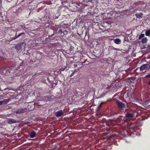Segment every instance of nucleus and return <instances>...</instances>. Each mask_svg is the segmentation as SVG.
Instances as JSON below:
<instances>
[{
	"instance_id": "nucleus-1",
	"label": "nucleus",
	"mask_w": 150,
	"mask_h": 150,
	"mask_svg": "<svg viewBox=\"0 0 150 150\" xmlns=\"http://www.w3.org/2000/svg\"><path fill=\"white\" fill-rule=\"evenodd\" d=\"M25 106L27 109V111H32L35 108L34 103L33 102L25 103Z\"/></svg>"
},
{
	"instance_id": "nucleus-2",
	"label": "nucleus",
	"mask_w": 150,
	"mask_h": 150,
	"mask_svg": "<svg viewBox=\"0 0 150 150\" xmlns=\"http://www.w3.org/2000/svg\"><path fill=\"white\" fill-rule=\"evenodd\" d=\"M25 43L23 42L18 44L15 47L16 49L18 51H21L25 48Z\"/></svg>"
},
{
	"instance_id": "nucleus-3",
	"label": "nucleus",
	"mask_w": 150,
	"mask_h": 150,
	"mask_svg": "<svg viewBox=\"0 0 150 150\" xmlns=\"http://www.w3.org/2000/svg\"><path fill=\"white\" fill-rule=\"evenodd\" d=\"M129 129L134 132H136V131L139 129L138 125L137 124L132 123L129 127Z\"/></svg>"
},
{
	"instance_id": "nucleus-4",
	"label": "nucleus",
	"mask_w": 150,
	"mask_h": 150,
	"mask_svg": "<svg viewBox=\"0 0 150 150\" xmlns=\"http://www.w3.org/2000/svg\"><path fill=\"white\" fill-rule=\"evenodd\" d=\"M149 69V65L147 64H142L140 67V71L144 70L145 69Z\"/></svg>"
},
{
	"instance_id": "nucleus-5",
	"label": "nucleus",
	"mask_w": 150,
	"mask_h": 150,
	"mask_svg": "<svg viewBox=\"0 0 150 150\" xmlns=\"http://www.w3.org/2000/svg\"><path fill=\"white\" fill-rule=\"evenodd\" d=\"M54 98V96L52 95L46 96L44 97V100L46 102L52 101Z\"/></svg>"
},
{
	"instance_id": "nucleus-6",
	"label": "nucleus",
	"mask_w": 150,
	"mask_h": 150,
	"mask_svg": "<svg viewBox=\"0 0 150 150\" xmlns=\"http://www.w3.org/2000/svg\"><path fill=\"white\" fill-rule=\"evenodd\" d=\"M117 104L118 107L122 109L126 107V105L125 103H123L122 102L117 100Z\"/></svg>"
},
{
	"instance_id": "nucleus-7",
	"label": "nucleus",
	"mask_w": 150,
	"mask_h": 150,
	"mask_svg": "<svg viewBox=\"0 0 150 150\" xmlns=\"http://www.w3.org/2000/svg\"><path fill=\"white\" fill-rule=\"evenodd\" d=\"M27 109L26 108H20L18 109L16 112L17 114H22L27 111Z\"/></svg>"
},
{
	"instance_id": "nucleus-8",
	"label": "nucleus",
	"mask_w": 150,
	"mask_h": 150,
	"mask_svg": "<svg viewBox=\"0 0 150 150\" xmlns=\"http://www.w3.org/2000/svg\"><path fill=\"white\" fill-rule=\"evenodd\" d=\"M20 36H22V38H24L25 37V33H21L19 34V35H17V32L16 33L14 37L13 38V40L15 39Z\"/></svg>"
},
{
	"instance_id": "nucleus-9",
	"label": "nucleus",
	"mask_w": 150,
	"mask_h": 150,
	"mask_svg": "<svg viewBox=\"0 0 150 150\" xmlns=\"http://www.w3.org/2000/svg\"><path fill=\"white\" fill-rule=\"evenodd\" d=\"M55 114L57 117H59L61 116L62 115L63 113L62 111L61 110L57 111Z\"/></svg>"
},
{
	"instance_id": "nucleus-10",
	"label": "nucleus",
	"mask_w": 150,
	"mask_h": 150,
	"mask_svg": "<svg viewBox=\"0 0 150 150\" xmlns=\"http://www.w3.org/2000/svg\"><path fill=\"white\" fill-rule=\"evenodd\" d=\"M134 113H127L126 115V117L127 118H131L134 116Z\"/></svg>"
},
{
	"instance_id": "nucleus-11",
	"label": "nucleus",
	"mask_w": 150,
	"mask_h": 150,
	"mask_svg": "<svg viewBox=\"0 0 150 150\" xmlns=\"http://www.w3.org/2000/svg\"><path fill=\"white\" fill-rule=\"evenodd\" d=\"M114 42L116 44H120L121 43V40L119 38H117L114 40Z\"/></svg>"
},
{
	"instance_id": "nucleus-12",
	"label": "nucleus",
	"mask_w": 150,
	"mask_h": 150,
	"mask_svg": "<svg viewBox=\"0 0 150 150\" xmlns=\"http://www.w3.org/2000/svg\"><path fill=\"white\" fill-rule=\"evenodd\" d=\"M36 134V133L33 130L30 133V135L31 138H34L35 137Z\"/></svg>"
},
{
	"instance_id": "nucleus-13",
	"label": "nucleus",
	"mask_w": 150,
	"mask_h": 150,
	"mask_svg": "<svg viewBox=\"0 0 150 150\" xmlns=\"http://www.w3.org/2000/svg\"><path fill=\"white\" fill-rule=\"evenodd\" d=\"M16 122V121L13 119H9L8 120V123L10 124H11Z\"/></svg>"
},
{
	"instance_id": "nucleus-14",
	"label": "nucleus",
	"mask_w": 150,
	"mask_h": 150,
	"mask_svg": "<svg viewBox=\"0 0 150 150\" xmlns=\"http://www.w3.org/2000/svg\"><path fill=\"white\" fill-rule=\"evenodd\" d=\"M106 102H101L99 104L98 106L97 107V109L98 110H99L100 108L102 107L103 105L105 104Z\"/></svg>"
},
{
	"instance_id": "nucleus-15",
	"label": "nucleus",
	"mask_w": 150,
	"mask_h": 150,
	"mask_svg": "<svg viewBox=\"0 0 150 150\" xmlns=\"http://www.w3.org/2000/svg\"><path fill=\"white\" fill-rule=\"evenodd\" d=\"M143 13H136L135 16L137 18H142V16L143 15Z\"/></svg>"
},
{
	"instance_id": "nucleus-16",
	"label": "nucleus",
	"mask_w": 150,
	"mask_h": 150,
	"mask_svg": "<svg viewBox=\"0 0 150 150\" xmlns=\"http://www.w3.org/2000/svg\"><path fill=\"white\" fill-rule=\"evenodd\" d=\"M67 67L64 66L62 67L61 69H60L59 70V72H60V74L61 71H63L64 70H66V71L68 70L67 69Z\"/></svg>"
},
{
	"instance_id": "nucleus-17",
	"label": "nucleus",
	"mask_w": 150,
	"mask_h": 150,
	"mask_svg": "<svg viewBox=\"0 0 150 150\" xmlns=\"http://www.w3.org/2000/svg\"><path fill=\"white\" fill-rule=\"evenodd\" d=\"M147 40V38H144L142 40L141 42L143 43H146Z\"/></svg>"
},
{
	"instance_id": "nucleus-18",
	"label": "nucleus",
	"mask_w": 150,
	"mask_h": 150,
	"mask_svg": "<svg viewBox=\"0 0 150 150\" xmlns=\"http://www.w3.org/2000/svg\"><path fill=\"white\" fill-rule=\"evenodd\" d=\"M145 34L147 36H150V30H148L147 31H146L145 32Z\"/></svg>"
},
{
	"instance_id": "nucleus-19",
	"label": "nucleus",
	"mask_w": 150,
	"mask_h": 150,
	"mask_svg": "<svg viewBox=\"0 0 150 150\" xmlns=\"http://www.w3.org/2000/svg\"><path fill=\"white\" fill-rule=\"evenodd\" d=\"M144 34H141L139 36L138 38V40H140L142 38L144 37Z\"/></svg>"
},
{
	"instance_id": "nucleus-20",
	"label": "nucleus",
	"mask_w": 150,
	"mask_h": 150,
	"mask_svg": "<svg viewBox=\"0 0 150 150\" xmlns=\"http://www.w3.org/2000/svg\"><path fill=\"white\" fill-rule=\"evenodd\" d=\"M63 31H62V29H59L58 30V32L59 33H60L61 34H62V33H63Z\"/></svg>"
},
{
	"instance_id": "nucleus-21",
	"label": "nucleus",
	"mask_w": 150,
	"mask_h": 150,
	"mask_svg": "<svg viewBox=\"0 0 150 150\" xmlns=\"http://www.w3.org/2000/svg\"><path fill=\"white\" fill-rule=\"evenodd\" d=\"M76 71V70H75V71H74L71 74V75H70V77H71L74 74V73Z\"/></svg>"
},
{
	"instance_id": "nucleus-22",
	"label": "nucleus",
	"mask_w": 150,
	"mask_h": 150,
	"mask_svg": "<svg viewBox=\"0 0 150 150\" xmlns=\"http://www.w3.org/2000/svg\"><path fill=\"white\" fill-rule=\"evenodd\" d=\"M145 78H150V73H149L148 75H146L145 76Z\"/></svg>"
},
{
	"instance_id": "nucleus-23",
	"label": "nucleus",
	"mask_w": 150,
	"mask_h": 150,
	"mask_svg": "<svg viewBox=\"0 0 150 150\" xmlns=\"http://www.w3.org/2000/svg\"><path fill=\"white\" fill-rule=\"evenodd\" d=\"M64 35H66L67 34V31H64L63 33Z\"/></svg>"
},
{
	"instance_id": "nucleus-24",
	"label": "nucleus",
	"mask_w": 150,
	"mask_h": 150,
	"mask_svg": "<svg viewBox=\"0 0 150 150\" xmlns=\"http://www.w3.org/2000/svg\"><path fill=\"white\" fill-rule=\"evenodd\" d=\"M74 49V47H71L70 48V51H72Z\"/></svg>"
},
{
	"instance_id": "nucleus-25",
	"label": "nucleus",
	"mask_w": 150,
	"mask_h": 150,
	"mask_svg": "<svg viewBox=\"0 0 150 150\" xmlns=\"http://www.w3.org/2000/svg\"><path fill=\"white\" fill-rule=\"evenodd\" d=\"M3 102L2 101H0V105H2L3 103Z\"/></svg>"
},
{
	"instance_id": "nucleus-26",
	"label": "nucleus",
	"mask_w": 150,
	"mask_h": 150,
	"mask_svg": "<svg viewBox=\"0 0 150 150\" xmlns=\"http://www.w3.org/2000/svg\"><path fill=\"white\" fill-rule=\"evenodd\" d=\"M148 84L149 85H150V81H149L148 83Z\"/></svg>"
},
{
	"instance_id": "nucleus-27",
	"label": "nucleus",
	"mask_w": 150,
	"mask_h": 150,
	"mask_svg": "<svg viewBox=\"0 0 150 150\" xmlns=\"http://www.w3.org/2000/svg\"><path fill=\"white\" fill-rule=\"evenodd\" d=\"M146 48V47H143V48H142V49H145V48Z\"/></svg>"
},
{
	"instance_id": "nucleus-28",
	"label": "nucleus",
	"mask_w": 150,
	"mask_h": 150,
	"mask_svg": "<svg viewBox=\"0 0 150 150\" xmlns=\"http://www.w3.org/2000/svg\"><path fill=\"white\" fill-rule=\"evenodd\" d=\"M64 131H65V129H64L63 130L62 132H64Z\"/></svg>"
}]
</instances>
